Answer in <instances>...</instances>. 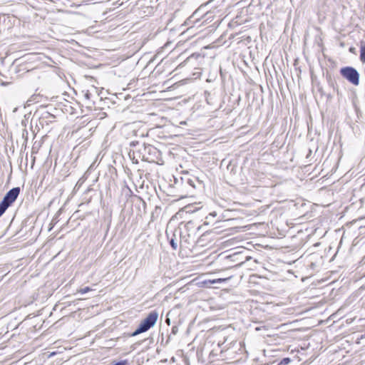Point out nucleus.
<instances>
[{
	"label": "nucleus",
	"mask_w": 365,
	"mask_h": 365,
	"mask_svg": "<svg viewBox=\"0 0 365 365\" xmlns=\"http://www.w3.org/2000/svg\"><path fill=\"white\" fill-rule=\"evenodd\" d=\"M216 215H217V214H216V212H211V213L210 214V215H212V216H213V217L216 216Z\"/></svg>",
	"instance_id": "obj_15"
},
{
	"label": "nucleus",
	"mask_w": 365,
	"mask_h": 365,
	"mask_svg": "<svg viewBox=\"0 0 365 365\" xmlns=\"http://www.w3.org/2000/svg\"><path fill=\"white\" fill-rule=\"evenodd\" d=\"M239 255V252H235L232 255H231L230 257H235L236 256H237Z\"/></svg>",
	"instance_id": "obj_14"
},
{
	"label": "nucleus",
	"mask_w": 365,
	"mask_h": 365,
	"mask_svg": "<svg viewBox=\"0 0 365 365\" xmlns=\"http://www.w3.org/2000/svg\"><path fill=\"white\" fill-rule=\"evenodd\" d=\"M20 193V187H16L11 189L4 196L1 201L8 207L16 200Z\"/></svg>",
	"instance_id": "obj_3"
},
{
	"label": "nucleus",
	"mask_w": 365,
	"mask_h": 365,
	"mask_svg": "<svg viewBox=\"0 0 365 365\" xmlns=\"http://www.w3.org/2000/svg\"><path fill=\"white\" fill-rule=\"evenodd\" d=\"M170 244L171 245V247L174 249V250H176L177 247H178V244L177 242L173 240L172 239L170 241Z\"/></svg>",
	"instance_id": "obj_9"
},
{
	"label": "nucleus",
	"mask_w": 365,
	"mask_h": 365,
	"mask_svg": "<svg viewBox=\"0 0 365 365\" xmlns=\"http://www.w3.org/2000/svg\"><path fill=\"white\" fill-rule=\"evenodd\" d=\"M178 329L177 327H173L172 328V333L174 334H176V333L178 332Z\"/></svg>",
	"instance_id": "obj_11"
},
{
	"label": "nucleus",
	"mask_w": 365,
	"mask_h": 365,
	"mask_svg": "<svg viewBox=\"0 0 365 365\" xmlns=\"http://www.w3.org/2000/svg\"><path fill=\"white\" fill-rule=\"evenodd\" d=\"M90 93L88 91L86 92V93L85 94V97L87 98V99H89L90 98Z\"/></svg>",
	"instance_id": "obj_12"
},
{
	"label": "nucleus",
	"mask_w": 365,
	"mask_h": 365,
	"mask_svg": "<svg viewBox=\"0 0 365 365\" xmlns=\"http://www.w3.org/2000/svg\"><path fill=\"white\" fill-rule=\"evenodd\" d=\"M192 223L191 221L188 222L187 224H186V227H189L190 225H191Z\"/></svg>",
	"instance_id": "obj_16"
},
{
	"label": "nucleus",
	"mask_w": 365,
	"mask_h": 365,
	"mask_svg": "<svg viewBox=\"0 0 365 365\" xmlns=\"http://www.w3.org/2000/svg\"><path fill=\"white\" fill-rule=\"evenodd\" d=\"M340 73L344 78H346L353 85H359V73L354 68L350 66L342 68L340 70Z\"/></svg>",
	"instance_id": "obj_2"
},
{
	"label": "nucleus",
	"mask_w": 365,
	"mask_h": 365,
	"mask_svg": "<svg viewBox=\"0 0 365 365\" xmlns=\"http://www.w3.org/2000/svg\"><path fill=\"white\" fill-rule=\"evenodd\" d=\"M126 364H127V361L126 360H123V361H120L116 362L115 364H112V365H126Z\"/></svg>",
	"instance_id": "obj_10"
},
{
	"label": "nucleus",
	"mask_w": 365,
	"mask_h": 365,
	"mask_svg": "<svg viewBox=\"0 0 365 365\" xmlns=\"http://www.w3.org/2000/svg\"><path fill=\"white\" fill-rule=\"evenodd\" d=\"M91 290V289L90 287H86L84 288H81V289H78V292L83 294H86V293L88 292Z\"/></svg>",
	"instance_id": "obj_7"
},
{
	"label": "nucleus",
	"mask_w": 365,
	"mask_h": 365,
	"mask_svg": "<svg viewBox=\"0 0 365 365\" xmlns=\"http://www.w3.org/2000/svg\"><path fill=\"white\" fill-rule=\"evenodd\" d=\"M360 60L365 63V43H362L360 47Z\"/></svg>",
	"instance_id": "obj_4"
},
{
	"label": "nucleus",
	"mask_w": 365,
	"mask_h": 365,
	"mask_svg": "<svg viewBox=\"0 0 365 365\" xmlns=\"http://www.w3.org/2000/svg\"><path fill=\"white\" fill-rule=\"evenodd\" d=\"M8 84H9V83H4V82H3V83H1V85H3V86H7Z\"/></svg>",
	"instance_id": "obj_17"
},
{
	"label": "nucleus",
	"mask_w": 365,
	"mask_h": 365,
	"mask_svg": "<svg viewBox=\"0 0 365 365\" xmlns=\"http://www.w3.org/2000/svg\"><path fill=\"white\" fill-rule=\"evenodd\" d=\"M244 344H242L241 342H240V346L242 347Z\"/></svg>",
	"instance_id": "obj_18"
},
{
	"label": "nucleus",
	"mask_w": 365,
	"mask_h": 365,
	"mask_svg": "<svg viewBox=\"0 0 365 365\" xmlns=\"http://www.w3.org/2000/svg\"><path fill=\"white\" fill-rule=\"evenodd\" d=\"M188 183H189L191 186L195 187V185H194L193 182H192V180H188Z\"/></svg>",
	"instance_id": "obj_13"
},
{
	"label": "nucleus",
	"mask_w": 365,
	"mask_h": 365,
	"mask_svg": "<svg viewBox=\"0 0 365 365\" xmlns=\"http://www.w3.org/2000/svg\"><path fill=\"white\" fill-rule=\"evenodd\" d=\"M226 279H221V278H219V279H213V280H209L208 282L210 284H215V283H221L224 281H225Z\"/></svg>",
	"instance_id": "obj_6"
},
{
	"label": "nucleus",
	"mask_w": 365,
	"mask_h": 365,
	"mask_svg": "<svg viewBox=\"0 0 365 365\" xmlns=\"http://www.w3.org/2000/svg\"><path fill=\"white\" fill-rule=\"evenodd\" d=\"M158 319V312L155 310L150 312L145 319H144L135 331L131 334L135 336L141 333L145 332L149 330L151 327H154Z\"/></svg>",
	"instance_id": "obj_1"
},
{
	"label": "nucleus",
	"mask_w": 365,
	"mask_h": 365,
	"mask_svg": "<svg viewBox=\"0 0 365 365\" xmlns=\"http://www.w3.org/2000/svg\"><path fill=\"white\" fill-rule=\"evenodd\" d=\"M291 361L289 358H284L279 363V365H287Z\"/></svg>",
	"instance_id": "obj_8"
},
{
	"label": "nucleus",
	"mask_w": 365,
	"mask_h": 365,
	"mask_svg": "<svg viewBox=\"0 0 365 365\" xmlns=\"http://www.w3.org/2000/svg\"><path fill=\"white\" fill-rule=\"evenodd\" d=\"M8 207L2 202L0 203V217L4 213Z\"/></svg>",
	"instance_id": "obj_5"
}]
</instances>
